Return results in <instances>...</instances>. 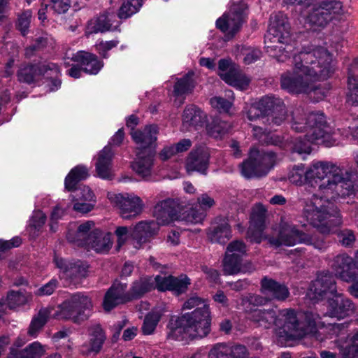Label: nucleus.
<instances>
[{
    "mask_svg": "<svg viewBox=\"0 0 358 358\" xmlns=\"http://www.w3.org/2000/svg\"><path fill=\"white\" fill-rule=\"evenodd\" d=\"M340 172L338 171L317 184L318 191L327 198L326 201L314 197L303 201L302 217L322 234H330L343 222L340 210L329 200L350 197L358 192V185L345 178Z\"/></svg>",
    "mask_w": 358,
    "mask_h": 358,
    "instance_id": "nucleus-1",
    "label": "nucleus"
},
{
    "mask_svg": "<svg viewBox=\"0 0 358 358\" xmlns=\"http://www.w3.org/2000/svg\"><path fill=\"white\" fill-rule=\"evenodd\" d=\"M293 60V69L282 73L280 79L281 88L289 93H316L320 89L315 83L327 79L334 72L331 56L323 47L301 50Z\"/></svg>",
    "mask_w": 358,
    "mask_h": 358,
    "instance_id": "nucleus-2",
    "label": "nucleus"
},
{
    "mask_svg": "<svg viewBox=\"0 0 358 358\" xmlns=\"http://www.w3.org/2000/svg\"><path fill=\"white\" fill-rule=\"evenodd\" d=\"M291 127L296 132L306 131L304 137L296 138L291 148L292 154L305 155L311 152V143L323 144L326 147L336 145L331 129L328 124L324 114L322 112H312L306 115L303 109L296 108L292 113Z\"/></svg>",
    "mask_w": 358,
    "mask_h": 358,
    "instance_id": "nucleus-3",
    "label": "nucleus"
},
{
    "mask_svg": "<svg viewBox=\"0 0 358 358\" xmlns=\"http://www.w3.org/2000/svg\"><path fill=\"white\" fill-rule=\"evenodd\" d=\"M210 324L209 307L196 308L181 316L173 315L167 324V338L175 341L201 338L210 333Z\"/></svg>",
    "mask_w": 358,
    "mask_h": 358,
    "instance_id": "nucleus-4",
    "label": "nucleus"
},
{
    "mask_svg": "<svg viewBox=\"0 0 358 358\" xmlns=\"http://www.w3.org/2000/svg\"><path fill=\"white\" fill-rule=\"evenodd\" d=\"M154 288V280L149 276L141 277L133 282L129 291H127V283L115 282L104 296L103 309L108 312L120 304L140 299Z\"/></svg>",
    "mask_w": 358,
    "mask_h": 358,
    "instance_id": "nucleus-5",
    "label": "nucleus"
},
{
    "mask_svg": "<svg viewBox=\"0 0 358 358\" xmlns=\"http://www.w3.org/2000/svg\"><path fill=\"white\" fill-rule=\"evenodd\" d=\"M276 154L270 150L252 148L247 159L240 164L241 172L246 178L266 176L275 166Z\"/></svg>",
    "mask_w": 358,
    "mask_h": 358,
    "instance_id": "nucleus-6",
    "label": "nucleus"
},
{
    "mask_svg": "<svg viewBox=\"0 0 358 358\" xmlns=\"http://www.w3.org/2000/svg\"><path fill=\"white\" fill-rule=\"evenodd\" d=\"M267 239L271 245L276 248L281 245L292 246L296 243L313 245L318 250H322L326 247L323 239L306 234L299 230L295 225L287 222L280 224L277 237L268 236Z\"/></svg>",
    "mask_w": 358,
    "mask_h": 358,
    "instance_id": "nucleus-7",
    "label": "nucleus"
},
{
    "mask_svg": "<svg viewBox=\"0 0 358 358\" xmlns=\"http://www.w3.org/2000/svg\"><path fill=\"white\" fill-rule=\"evenodd\" d=\"M92 308L91 299L81 292H76L58 306L56 316L58 319L80 324L89 318Z\"/></svg>",
    "mask_w": 358,
    "mask_h": 358,
    "instance_id": "nucleus-8",
    "label": "nucleus"
},
{
    "mask_svg": "<svg viewBox=\"0 0 358 358\" xmlns=\"http://www.w3.org/2000/svg\"><path fill=\"white\" fill-rule=\"evenodd\" d=\"M48 71L52 72L53 75L58 76L60 69L57 64L52 62H24L18 66L16 77L20 83L27 85L36 84Z\"/></svg>",
    "mask_w": 358,
    "mask_h": 358,
    "instance_id": "nucleus-9",
    "label": "nucleus"
},
{
    "mask_svg": "<svg viewBox=\"0 0 358 358\" xmlns=\"http://www.w3.org/2000/svg\"><path fill=\"white\" fill-rule=\"evenodd\" d=\"M247 10V5L244 3L233 4L227 13L217 20L216 27L227 36L233 37L245 22Z\"/></svg>",
    "mask_w": 358,
    "mask_h": 358,
    "instance_id": "nucleus-10",
    "label": "nucleus"
},
{
    "mask_svg": "<svg viewBox=\"0 0 358 358\" xmlns=\"http://www.w3.org/2000/svg\"><path fill=\"white\" fill-rule=\"evenodd\" d=\"M300 322L299 311L293 308H284L278 312L276 328L281 336L292 338L301 336L300 330L303 328Z\"/></svg>",
    "mask_w": 358,
    "mask_h": 358,
    "instance_id": "nucleus-11",
    "label": "nucleus"
},
{
    "mask_svg": "<svg viewBox=\"0 0 358 358\" xmlns=\"http://www.w3.org/2000/svg\"><path fill=\"white\" fill-rule=\"evenodd\" d=\"M54 262L60 269V278L69 285H78L87 275L88 266L83 262H67L64 259L55 256Z\"/></svg>",
    "mask_w": 358,
    "mask_h": 358,
    "instance_id": "nucleus-12",
    "label": "nucleus"
},
{
    "mask_svg": "<svg viewBox=\"0 0 358 358\" xmlns=\"http://www.w3.org/2000/svg\"><path fill=\"white\" fill-rule=\"evenodd\" d=\"M182 206L178 199H166L158 202L154 208L153 215L159 224L165 225L181 218Z\"/></svg>",
    "mask_w": 358,
    "mask_h": 358,
    "instance_id": "nucleus-13",
    "label": "nucleus"
},
{
    "mask_svg": "<svg viewBox=\"0 0 358 358\" xmlns=\"http://www.w3.org/2000/svg\"><path fill=\"white\" fill-rule=\"evenodd\" d=\"M109 199L119 209L120 216L124 220L133 219L142 212L143 205L138 196H124L120 194L110 195Z\"/></svg>",
    "mask_w": 358,
    "mask_h": 358,
    "instance_id": "nucleus-14",
    "label": "nucleus"
},
{
    "mask_svg": "<svg viewBox=\"0 0 358 358\" xmlns=\"http://www.w3.org/2000/svg\"><path fill=\"white\" fill-rule=\"evenodd\" d=\"M257 103L263 115L268 117V120L276 125H280L286 119L287 111L283 101L274 96H266L262 97Z\"/></svg>",
    "mask_w": 358,
    "mask_h": 358,
    "instance_id": "nucleus-15",
    "label": "nucleus"
},
{
    "mask_svg": "<svg viewBox=\"0 0 358 358\" xmlns=\"http://www.w3.org/2000/svg\"><path fill=\"white\" fill-rule=\"evenodd\" d=\"M327 304V311L324 315L338 320L352 315L356 310L355 305L351 299L338 292L334 294L333 298L328 299Z\"/></svg>",
    "mask_w": 358,
    "mask_h": 358,
    "instance_id": "nucleus-16",
    "label": "nucleus"
},
{
    "mask_svg": "<svg viewBox=\"0 0 358 358\" xmlns=\"http://www.w3.org/2000/svg\"><path fill=\"white\" fill-rule=\"evenodd\" d=\"M331 266L336 275L343 281L350 282L358 279V266L354 259L345 253L336 256Z\"/></svg>",
    "mask_w": 358,
    "mask_h": 358,
    "instance_id": "nucleus-17",
    "label": "nucleus"
},
{
    "mask_svg": "<svg viewBox=\"0 0 358 358\" xmlns=\"http://www.w3.org/2000/svg\"><path fill=\"white\" fill-rule=\"evenodd\" d=\"M337 292L334 276L329 272L320 273L314 280L309 289V296L313 300L323 299L327 294Z\"/></svg>",
    "mask_w": 358,
    "mask_h": 358,
    "instance_id": "nucleus-18",
    "label": "nucleus"
},
{
    "mask_svg": "<svg viewBox=\"0 0 358 358\" xmlns=\"http://www.w3.org/2000/svg\"><path fill=\"white\" fill-rule=\"evenodd\" d=\"M210 152L206 147L199 146L192 149L185 159V169L190 174L199 172L206 175L209 166Z\"/></svg>",
    "mask_w": 358,
    "mask_h": 358,
    "instance_id": "nucleus-19",
    "label": "nucleus"
},
{
    "mask_svg": "<svg viewBox=\"0 0 358 358\" xmlns=\"http://www.w3.org/2000/svg\"><path fill=\"white\" fill-rule=\"evenodd\" d=\"M261 292L271 300L285 301L290 296L287 286L267 276L261 280Z\"/></svg>",
    "mask_w": 358,
    "mask_h": 358,
    "instance_id": "nucleus-20",
    "label": "nucleus"
},
{
    "mask_svg": "<svg viewBox=\"0 0 358 358\" xmlns=\"http://www.w3.org/2000/svg\"><path fill=\"white\" fill-rule=\"evenodd\" d=\"M289 24L287 16L281 13H273L270 16V24L268 27L269 36H273V43L280 44L284 43V40L289 35Z\"/></svg>",
    "mask_w": 358,
    "mask_h": 358,
    "instance_id": "nucleus-21",
    "label": "nucleus"
},
{
    "mask_svg": "<svg viewBox=\"0 0 358 358\" xmlns=\"http://www.w3.org/2000/svg\"><path fill=\"white\" fill-rule=\"evenodd\" d=\"M155 154V149L138 150L131 165L133 170L143 178L150 177L152 172Z\"/></svg>",
    "mask_w": 358,
    "mask_h": 358,
    "instance_id": "nucleus-22",
    "label": "nucleus"
},
{
    "mask_svg": "<svg viewBox=\"0 0 358 358\" xmlns=\"http://www.w3.org/2000/svg\"><path fill=\"white\" fill-rule=\"evenodd\" d=\"M158 127L157 125H146L142 129L131 131L133 141L138 145V150L156 148Z\"/></svg>",
    "mask_w": 358,
    "mask_h": 358,
    "instance_id": "nucleus-23",
    "label": "nucleus"
},
{
    "mask_svg": "<svg viewBox=\"0 0 358 358\" xmlns=\"http://www.w3.org/2000/svg\"><path fill=\"white\" fill-rule=\"evenodd\" d=\"M71 59L78 63L82 67L83 71L90 75H96L104 64L96 55L82 50L73 54Z\"/></svg>",
    "mask_w": 358,
    "mask_h": 358,
    "instance_id": "nucleus-24",
    "label": "nucleus"
},
{
    "mask_svg": "<svg viewBox=\"0 0 358 358\" xmlns=\"http://www.w3.org/2000/svg\"><path fill=\"white\" fill-rule=\"evenodd\" d=\"M241 255L237 253H227L223 260V272L225 275H234L238 273H252L255 266L250 262L243 263Z\"/></svg>",
    "mask_w": 358,
    "mask_h": 358,
    "instance_id": "nucleus-25",
    "label": "nucleus"
},
{
    "mask_svg": "<svg viewBox=\"0 0 358 358\" xmlns=\"http://www.w3.org/2000/svg\"><path fill=\"white\" fill-rule=\"evenodd\" d=\"M266 210L261 206L251 215L250 227L247 231V236L251 242L260 243L262 235L264 229Z\"/></svg>",
    "mask_w": 358,
    "mask_h": 358,
    "instance_id": "nucleus-26",
    "label": "nucleus"
},
{
    "mask_svg": "<svg viewBox=\"0 0 358 358\" xmlns=\"http://www.w3.org/2000/svg\"><path fill=\"white\" fill-rule=\"evenodd\" d=\"M337 165L330 162H317L313 163L312 166L307 169V176L310 178L311 185L313 182L315 183L321 182L324 178H329L334 173L339 171Z\"/></svg>",
    "mask_w": 358,
    "mask_h": 358,
    "instance_id": "nucleus-27",
    "label": "nucleus"
},
{
    "mask_svg": "<svg viewBox=\"0 0 358 358\" xmlns=\"http://www.w3.org/2000/svg\"><path fill=\"white\" fill-rule=\"evenodd\" d=\"M206 116L201 109L195 105L185 107L182 115V127L185 131H190L192 127H202L206 122Z\"/></svg>",
    "mask_w": 358,
    "mask_h": 358,
    "instance_id": "nucleus-28",
    "label": "nucleus"
},
{
    "mask_svg": "<svg viewBox=\"0 0 358 358\" xmlns=\"http://www.w3.org/2000/svg\"><path fill=\"white\" fill-rule=\"evenodd\" d=\"M159 224L154 220L141 221L135 225L131 235L138 243L146 242L148 238L157 234Z\"/></svg>",
    "mask_w": 358,
    "mask_h": 358,
    "instance_id": "nucleus-29",
    "label": "nucleus"
},
{
    "mask_svg": "<svg viewBox=\"0 0 358 358\" xmlns=\"http://www.w3.org/2000/svg\"><path fill=\"white\" fill-rule=\"evenodd\" d=\"M32 300V294L24 289L19 291H10L8 292L5 300L0 301V317L1 313L6 310L14 309L18 306H23Z\"/></svg>",
    "mask_w": 358,
    "mask_h": 358,
    "instance_id": "nucleus-30",
    "label": "nucleus"
},
{
    "mask_svg": "<svg viewBox=\"0 0 358 358\" xmlns=\"http://www.w3.org/2000/svg\"><path fill=\"white\" fill-rule=\"evenodd\" d=\"M113 245L112 234H104L96 229L90 234V240L85 246L90 247L97 252H107Z\"/></svg>",
    "mask_w": 358,
    "mask_h": 358,
    "instance_id": "nucleus-31",
    "label": "nucleus"
},
{
    "mask_svg": "<svg viewBox=\"0 0 358 358\" xmlns=\"http://www.w3.org/2000/svg\"><path fill=\"white\" fill-rule=\"evenodd\" d=\"M248 317L259 327L269 329L273 325L276 327L278 313L273 308L255 309L249 314Z\"/></svg>",
    "mask_w": 358,
    "mask_h": 358,
    "instance_id": "nucleus-32",
    "label": "nucleus"
},
{
    "mask_svg": "<svg viewBox=\"0 0 358 358\" xmlns=\"http://www.w3.org/2000/svg\"><path fill=\"white\" fill-rule=\"evenodd\" d=\"M45 352L44 347L39 342L35 341L23 349L10 348L7 358H41Z\"/></svg>",
    "mask_w": 358,
    "mask_h": 358,
    "instance_id": "nucleus-33",
    "label": "nucleus"
},
{
    "mask_svg": "<svg viewBox=\"0 0 358 358\" xmlns=\"http://www.w3.org/2000/svg\"><path fill=\"white\" fill-rule=\"evenodd\" d=\"M113 152L109 145L105 146L98 155L96 171L99 177L109 179L111 176V162Z\"/></svg>",
    "mask_w": 358,
    "mask_h": 358,
    "instance_id": "nucleus-34",
    "label": "nucleus"
},
{
    "mask_svg": "<svg viewBox=\"0 0 358 358\" xmlns=\"http://www.w3.org/2000/svg\"><path fill=\"white\" fill-rule=\"evenodd\" d=\"M219 76L226 83L241 90H245L250 82V80L236 67L229 69L226 72H220Z\"/></svg>",
    "mask_w": 358,
    "mask_h": 358,
    "instance_id": "nucleus-35",
    "label": "nucleus"
},
{
    "mask_svg": "<svg viewBox=\"0 0 358 358\" xmlns=\"http://www.w3.org/2000/svg\"><path fill=\"white\" fill-rule=\"evenodd\" d=\"M300 322L303 326L300 331L301 336L311 334L315 331L316 328L321 322V317L313 310L299 311Z\"/></svg>",
    "mask_w": 358,
    "mask_h": 358,
    "instance_id": "nucleus-36",
    "label": "nucleus"
},
{
    "mask_svg": "<svg viewBox=\"0 0 358 358\" xmlns=\"http://www.w3.org/2000/svg\"><path fill=\"white\" fill-rule=\"evenodd\" d=\"M94 226L92 221H87L79 225L77 231L73 233L69 231L66 238L71 243L77 244L79 246H85L90 240V230Z\"/></svg>",
    "mask_w": 358,
    "mask_h": 358,
    "instance_id": "nucleus-37",
    "label": "nucleus"
},
{
    "mask_svg": "<svg viewBox=\"0 0 358 358\" xmlns=\"http://www.w3.org/2000/svg\"><path fill=\"white\" fill-rule=\"evenodd\" d=\"M115 15L106 13L99 15L96 19L89 22L87 30L90 34L106 32L113 29V24L110 21ZM119 25V22L114 26L115 29Z\"/></svg>",
    "mask_w": 358,
    "mask_h": 358,
    "instance_id": "nucleus-38",
    "label": "nucleus"
},
{
    "mask_svg": "<svg viewBox=\"0 0 358 358\" xmlns=\"http://www.w3.org/2000/svg\"><path fill=\"white\" fill-rule=\"evenodd\" d=\"M89 352L99 353L106 339V334L100 324L92 325L89 329Z\"/></svg>",
    "mask_w": 358,
    "mask_h": 358,
    "instance_id": "nucleus-39",
    "label": "nucleus"
},
{
    "mask_svg": "<svg viewBox=\"0 0 358 358\" xmlns=\"http://www.w3.org/2000/svg\"><path fill=\"white\" fill-rule=\"evenodd\" d=\"M88 176L89 171L86 166L83 165L75 166L65 178V189L68 191H73L80 181L85 180Z\"/></svg>",
    "mask_w": 358,
    "mask_h": 358,
    "instance_id": "nucleus-40",
    "label": "nucleus"
},
{
    "mask_svg": "<svg viewBox=\"0 0 358 358\" xmlns=\"http://www.w3.org/2000/svg\"><path fill=\"white\" fill-rule=\"evenodd\" d=\"M308 22L312 25L324 28L334 20L328 13L325 12L321 2L315 5L308 17Z\"/></svg>",
    "mask_w": 358,
    "mask_h": 358,
    "instance_id": "nucleus-41",
    "label": "nucleus"
},
{
    "mask_svg": "<svg viewBox=\"0 0 358 358\" xmlns=\"http://www.w3.org/2000/svg\"><path fill=\"white\" fill-rule=\"evenodd\" d=\"M208 237L213 243L225 244L231 238L230 225L227 221H223L210 230Z\"/></svg>",
    "mask_w": 358,
    "mask_h": 358,
    "instance_id": "nucleus-42",
    "label": "nucleus"
},
{
    "mask_svg": "<svg viewBox=\"0 0 358 358\" xmlns=\"http://www.w3.org/2000/svg\"><path fill=\"white\" fill-rule=\"evenodd\" d=\"M193 72H188L184 76L177 80L173 87L175 96H183L193 92L195 87V82L193 79Z\"/></svg>",
    "mask_w": 358,
    "mask_h": 358,
    "instance_id": "nucleus-43",
    "label": "nucleus"
},
{
    "mask_svg": "<svg viewBox=\"0 0 358 358\" xmlns=\"http://www.w3.org/2000/svg\"><path fill=\"white\" fill-rule=\"evenodd\" d=\"M50 315V310L48 308H41L38 314L32 318L27 334L31 338H36L47 323Z\"/></svg>",
    "mask_w": 358,
    "mask_h": 358,
    "instance_id": "nucleus-44",
    "label": "nucleus"
},
{
    "mask_svg": "<svg viewBox=\"0 0 358 358\" xmlns=\"http://www.w3.org/2000/svg\"><path fill=\"white\" fill-rule=\"evenodd\" d=\"M289 180L296 185H301L304 182L311 185L310 178L307 176V170H305L303 164L294 166L288 176Z\"/></svg>",
    "mask_w": 358,
    "mask_h": 358,
    "instance_id": "nucleus-45",
    "label": "nucleus"
},
{
    "mask_svg": "<svg viewBox=\"0 0 358 358\" xmlns=\"http://www.w3.org/2000/svg\"><path fill=\"white\" fill-rule=\"evenodd\" d=\"M143 0H124L119 9L118 17L120 19L130 17L138 12L142 6Z\"/></svg>",
    "mask_w": 358,
    "mask_h": 358,
    "instance_id": "nucleus-46",
    "label": "nucleus"
},
{
    "mask_svg": "<svg viewBox=\"0 0 358 358\" xmlns=\"http://www.w3.org/2000/svg\"><path fill=\"white\" fill-rule=\"evenodd\" d=\"M322 5L324 8L325 12L335 20L344 13L343 4L338 0H324L321 1Z\"/></svg>",
    "mask_w": 358,
    "mask_h": 358,
    "instance_id": "nucleus-47",
    "label": "nucleus"
},
{
    "mask_svg": "<svg viewBox=\"0 0 358 358\" xmlns=\"http://www.w3.org/2000/svg\"><path fill=\"white\" fill-rule=\"evenodd\" d=\"M322 5L324 8L325 12L335 20L344 13L343 4L338 0H324L321 1Z\"/></svg>",
    "mask_w": 358,
    "mask_h": 358,
    "instance_id": "nucleus-48",
    "label": "nucleus"
},
{
    "mask_svg": "<svg viewBox=\"0 0 358 358\" xmlns=\"http://www.w3.org/2000/svg\"><path fill=\"white\" fill-rule=\"evenodd\" d=\"M160 319L161 314L159 313L155 312L148 313L145 316L143 326L141 327L143 333L145 335L152 334L155 330Z\"/></svg>",
    "mask_w": 358,
    "mask_h": 358,
    "instance_id": "nucleus-49",
    "label": "nucleus"
},
{
    "mask_svg": "<svg viewBox=\"0 0 358 358\" xmlns=\"http://www.w3.org/2000/svg\"><path fill=\"white\" fill-rule=\"evenodd\" d=\"M253 136L261 143L266 145H277L279 141L278 136L266 133L260 127H253Z\"/></svg>",
    "mask_w": 358,
    "mask_h": 358,
    "instance_id": "nucleus-50",
    "label": "nucleus"
},
{
    "mask_svg": "<svg viewBox=\"0 0 358 358\" xmlns=\"http://www.w3.org/2000/svg\"><path fill=\"white\" fill-rule=\"evenodd\" d=\"M48 39L47 37L41 36L36 38L32 44L24 49V57L28 59L32 57L37 52L45 48L48 45Z\"/></svg>",
    "mask_w": 358,
    "mask_h": 358,
    "instance_id": "nucleus-51",
    "label": "nucleus"
},
{
    "mask_svg": "<svg viewBox=\"0 0 358 358\" xmlns=\"http://www.w3.org/2000/svg\"><path fill=\"white\" fill-rule=\"evenodd\" d=\"M348 102L352 105L358 106V77L350 76L348 77Z\"/></svg>",
    "mask_w": 358,
    "mask_h": 358,
    "instance_id": "nucleus-52",
    "label": "nucleus"
},
{
    "mask_svg": "<svg viewBox=\"0 0 358 358\" xmlns=\"http://www.w3.org/2000/svg\"><path fill=\"white\" fill-rule=\"evenodd\" d=\"M72 192L73 194L71 196L73 201H94V194L89 187H76Z\"/></svg>",
    "mask_w": 358,
    "mask_h": 358,
    "instance_id": "nucleus-53",
    "label": "nucleus"
},
{
    "mask_svg": "<svg viewBox=\"0 0 358 358\" xmlns=\"http://www.w3.org/2000/svg\"><path fill=\"white\" fill-rule=\"evenodd\" d=\"M231 129V125L225 121L217 120L213 122L210 129V133L215 138H222L227 134Z\"/></svg>",
    "mask_w": 358,
    "mask_h": 358,
    "instance_id": "nucleus-54",
    "label": "nucleus"
},
{
    "mask_svg": "<svg viewBox=\"0 0 358 358\" xmlns=\"http://www.w3.org/2000/svg\"><path fill=\"white\" fill-rule=\"evenodd\" d=\"M174 282H171L170 291L174 292L179 295L184 293L190 285V280L186 275H181L180 278L174 277Z\"/></svg>",
    "mask_w": 358,
    "mask_h": 358,
    "instance_id": "nucleus-55",
    "label": "nucleus"
},
{
    "mask_svg": "<svg viewBox=\"0 0 358 358\" xmlns=\"http://www.w3.org/2000/svg\"><path fill=\"white\" fill-rule=\"evenodd\" d=\"M229 352V345L217 343L210 350L208 358H230Z\"/></svg>",
    "mask_w": 358,
    "mask_h": 358,
    "instance_id": "nucleus-56",
    "label": "nucleus"
},
{
    "mask_svg": "<svg viewBox=\"0 0 358 358\" xmlns=\"http://www.w3.org/2000/svg\"><path fill=\"white\" fill-rule=\"evenodd\" d=\"M338 241L344 247H352L356 241L355 235L351 229H345L338 233Z\"/></svg>",
    "mask_w": 358,
    "mask_h": 358,
    "instance_id": "nucleus-57",
    "label": "nucleus"
},
{
    "mask_svg": "<svg viewBox=\"0 0 358 358\" xmlns=\"http://www.w3.org/2000/svg\"><path fill=\"white\" fill-rule=\"evenodd\" d=\"M266 51L271 56L276 58L278 62H283L289 57L288 51L285 50L282 45H266Z\"/></svg>",
    "mask_w": 358,
    "mask_h": 358,
    "instance_id": "nucleus-58",
    "label": "nucleus"
},
{
    "mask_svg": "<svg viewBox=\"0 0 358 358\" xmlns=\"http://www.w3.org/2000/svg\"><path fill=\"white\" fill-rule=\"evenodd\" d=\"M210 103L211 106L217 109L220 112H228L231 107L232 103L220 96H215L210 99Z\"/></svg>",
    "mask_w": 358,
    "mask_h": 358,
    "instance_id": "nucleus-59",
    "label": "nucleus"
},
{
    "mask_svg": "<svg viewBox=\"0 0 358 358\" xmlns=\"http://www.w3.org/2000/svg\"><path fill=\"white\" fill-rule=\"evenodd\" d=\"M119 41L117 40L101 41L96 45V50L103 58H108V52L112 48L116 47Z\"/></svg>",
    "mask_w": 358,
    "mask_h": 358,
    "instance_id": "nucleus-60",
    "label": "nucleus"
},
{
    "mask_svg": "<svg viewBox=\"0 0 358 358\" xmlns=\"http://www.w3.org/2000/svg\"><path fill=\"white\" fill-rule=\"evenodd\" d=\"M21 243L22 239L19 236H15L8 241L0 239V258L5 252L13 248L20 246Z\"/></svg>",
    "mask_w": 358,
    "mask_h": 358,
    "instance_id": "nucleus-61",
    "label": "nucleus"
},
{
    "mask_svg": "<svg viewBox=\"0 0 358 358\" xmlns=\"http://www.w3.org/2000/svg\"><path fill=\"white\" fill-rule=\"evenodd\" d=\"M201 307H209L208 304L202 298L194 295L189 297L183 304V309L200 308Z\"/></svg>",
    "mask_w": 358,
    "mask_h": 358,
    "instance_id": "nucleus-62",
    "label": "nucleus"
},
{
    "mask_svg": "<svg viewBox=\"0 0 358 358\" xmlns=\"http://www.w3.org/2000/svg\"><path fill=\"white\" fill-rule=\"evenodd\" d=\"M50 8L57 14L67 12L71 6V0H49Z\"/></svg>",
    "mask_w": 358,
    "mask_h": 358,
    "instance_id": "nucleus-63",
    "label": "nucleus"
},
{
    "mask_svg": "<svg viewBox=\"0 0 358 358\" xmlns=\"http://www.w3.org/2000/svg\"><path fill=\"white\" fill-rule=\"evenodd\" d=\"M173 276H160L157 275L155 278V286L156 285L157 288L159 291H165L171 289V282H174Z\"/></svg>",
    "mask_w": 358,
    "mask_h": 358,
    "instance_id": "nucleus-64",
    "label": "nucleus"
}]
</instances>
